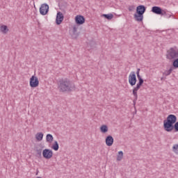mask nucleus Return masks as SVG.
<instances>
[{
    "label": "nucleus",
    "mask_w": 178,
    "mask_h": 178,
    "mask_svg": "<svg viewBox=\"0 0 178 178\" xmlns=\"http://www.w3.org/2000/svg\"><path fill=\"white\" fill-rule=\"evenodd\" d=\"M58 90L60 92H70L74 90V83L67 78L61 79L58 81Z\"/></svg>",
    "instance_id": "nucleus-1"
},
{
    "label": "nucleus",
    "mask_w": 178,
    "mask_h": 178,
    "mask_svg": "<svg viewBox=\"0 0 178 178\" xmlns=\"http://www.w3.org/2000/svg\"><path fill=\"white\" fill-rule=\"evenodd\" d=\"M140 70H141L140 68L137 69L136 75L138 79V83H137L136 87H135L132 91L133 95L134 96V98H135L134 100V105L136 104V101H137L138 98L137 92L138 91L139 88H141V86L144 84V79H143V78L141 77V75H140Z\"/></svg>",
    "instance_id": "nucleus-2"
},
{
    "label": "nucleus",
    "mask_w": 178,
    "mask_h": 178,
    "mask_svg": "<svg viewBox=\"0 0 178 178\" xmlns=\"http://www.w3.org/2000/svg\"><path fill=\"white\" fill-rule=\"evenodd\" d=\"M177 122V117L173 114H170L167 119L163 121V127L165 131H168Z\"/></svg>",
    "instance_id": "nucleus-3"
},
{
    "label": "nucleus",
    "mask_w": 178,
    "mask_h": 178,
    "mask_svg": "<svg viewBox=\"0 0 178 178\" xmlns=\"http://www.w3.org/2000/svg\"><path fill=\"white\" fill-rule=\"evenodd\" d=\"M147 10V7L144 5H140L136 7V13L134 15L136 22H143L144 13Z\"/></svg>",
    "instance_id": "nucleus-4"
},
{
    "label": "nucleus",
    "mask_w": 178,
    "mask_h": 178,
    "mask_svg": "<svg viewBox=\"0 0 178 178\" xmlns=\"http://www.w3.org/2000/svg\"><path fill=\"white\" fill-rule=\"evenodd\" d=\"M167 59L172 60V59H176L178 58V50H176L175 48L171 47L169 50L167 51Z\"/></svg>",
    "instance_id": "nucleus-5"
},
{
    "label": "nucleus",
    "mask_w": 178,
    "mask_h": 178,
    "mask_svg": "<svg viewBox=\"0 0 178 178\" xmlns=\"http://www.w3.org/2000/svg\"><path fill=\"white\" fill-rule=\"evenodd\" d=\"M29 84L31 88H35L36 87H38L40 81H38V78L37 76L33 75L30 79Z\"/></svg>",
    "instance_id": "nucleus-6"
},
{
    "label": "nucleus",
    "mask_w": 178,
    "mask_h": 178,
    "mask_svg": "<svg viewBox=\"0 0 178 178\" xmlns=\"http://www.w3.org/2000/svg\"><path fill=\"white\" fill-rule=\"evenodd\" d=\"M129 83L131 87L134 86L136 83H137V76H136V72H131L129 76Z\"/></svg>",
    "instance_id": "nucleus-7"
},
{
    "label": "nucleus",
    "mask_w": 178,
    "mask_h": 178,
    "mask_svg": "<svg viewBox=\"0 0 178 178\" xmlns=\"http://www.w3.org/2000/svg\"><path fill=\"white\" fill-rule=\"evenodd\" d=\"M54 156V152H52L51 149H44L42 151V156L44 158V159H51L52 156Z\"/></svg>",
    "instance_id": "nucleus-8"
},
{
    "label": "nucleus",
    "mask_w": 178,
    "mask_h": 178,
    "mask_svg": "<svg viewBox=\"0 0 178 178\" xmlns=\"http://www.w3.org/2000/svg\"><path fill=\"white\" fill-rule=\"evenodd\" d=\"M48 12H49V6L47 3H43L41 5V7L40 8V13L42 16H45V15L48 14Z\"/></svg>",
    "instance_id": "nucleus-9"
},
{
    "label": "nucleus",
    "mask_w": 178,
    "mask_h": 178,
    "mask_svg": "<svg viewBox=\"0 0 178 178\" xmlns=\"http://www.w3.org/2000/svg\"><path fill=\"white\" fill-rule=\"evenodd\" d=\"M75 22L79 26H81V24H84V23H86V18L83 15H76L75 17Z\"/></svg>",
    "instance_id": "nucleus-10"
},
{
    "label": "nucleus",
    "mask_w": 178,
    "mask_h": 178,
    "mask_svg": "<svg viewBox=\"0 0 178 178\" xmlns=\"http://www.w3.org/2000/svg\"><path fill=\"white\" fill-rule=\"evenodd\" d=\"M63 19H65V16H63V14L61 12H58L56 18V24L57 26H59V24H61L63 22Z\"/></svg>",
    "instance_id": "nucleus-11"
},
{
    "label": "nucleus",
    "mask_w": 178,
    "mask_h": 178,
    "mask_svg": "<svg viewBox=\"0 0 178 178\" xmlns=\"http://www.w3.org/2000/svg\"><path fill=\"white\" fill-rule=\"evenodd\" d=\"M152 13H155V15H160L161 16L163 10L159 6H153L152 8Z\"/></svg>",
    "instance_id": "nucleus-12"
},
{
    "label": "nucleus",
    "mask_w": 178,
    "mask_h": 178,
    "mask_svg": "<svg viewBox=\"0 0 178 178\" xmlns=\"http://www.w3.org/2000/svg\"><path fill=\"white\" fill-rule=\"evenodd\" d=\"M113 137L111 135H108L106 136V144L107 145V147H112V145H113Z\"/></svg>",
    "instance_id": "nucleus-13"
},
{
    "label": "nucleus",
    "mask_w": 178,
    "mask_h": 178,
    "mask_svg": "<svg viewBox=\"0 0 178 178\" xmlns=\"http://www.w3.org/2000/svg\"><path fill=\"white\" fill-rule=\"evenodd\" d=\"M35 151L36 152L35 156L39 159H41L42 158V149L36 147Z\"/></svg>",
    "instance_id": "nucleus-14"
},
{
    "label": "nucleus",
    "mask_w": 178,
    "mask_h": 178,
    "mask_svg": "<svg viewBox=\"0 0 178 178\" xmlns=\"http://www.w3.org/2000/svg\"><path fill=\"white\" fill-rule=\"evenodd\" d=\"M77 37H79V33L77 32V26L74 25L73 26L72 38L76 40Z\"/></svg>",
    "instance_id": "nucleus-15"
},
{
    "label": "nucleus",
    "mask_w": 178,
    "mask_h": 178,
    "mask_svg": "<svg viewBox=\"0 0 178 178\" xmlns=\"http://www.w3.org/2000/svg\"><path fill=\"white\" fill-rule=\"evenodd\" d=\"M108 125L106 124H103L100 127V131L101 133H103L104 134H105V133H108Z\"/></svg>",
    "instance_id": "nucleus-16"
},
{
    "label": "nucleus",
    "mask_w": 178,
    "mask_h": 178,
    "mask_svg": "<svg viewBox=\"0 0 178 178\" xmlns=\"http://www.w3.org/2000/svg\"><path fill=\"white\" fill-rule=\"evenodd\" d=\"M35 138L38 141H42V138H44V134H42V132L36 134Z\"/></svg>",
    "instance_id": "nucleus-17"
},
{
    "label": "nucleus",
    "mask_w": 178,
    "mask_h": 178,
    "mask_svg": "<svg viewBox=\"0 0 178 178\" xmlns=\"http://www.w3.org/2000/svg\"><path fill=\"white\" fill-rule=\"evenodd\" d=\"M0 31L3 33V34H6L9 31V29L6 25H3L0 27Z\"/></svg>",
    "instance_id": "nucleus-18"
},
{
    "label": "nucleus",
    "mask_w": 178,
    "mask_h": 178,
    "mask_svg": "<svg viewBox=\"0 0 178 178\" xmlns=\"http://www.w3.org/2000/svg\"><path fill=\"white\" fill-rule=\"evenodd\" d=\"M102 17H104V19H107V20H112L113 19V14L109 13V14H103Z\"/></svg>",
    "instance_id": "nucleus-19"
},
{
    "label": "nucleus",
    "mask_w": 178,
    "mask_h": 178,
    "mask_svg": "<svg viewBox=\"0 0 178 178\" xmlns=\"http://www.w3.org/2000/svg\"><path fill=\"white\" fill-rule=\"evenodd\" d=\"M175 130V131L177 132L178 131V122H177L175 124H174V125L170 128L167 131L168 133H170V131H172V130Z\"/></svg>",
    "instance_id": "nucleus-20"
},
{
    "label": "nucleus",
    "mask_w": 178,
    "mask_h": 178,
    "mask_svg": "<svg viewBox=\"0 0 178 178\" xmlns=\"http://www.w3.org/2000/svg\"><path fill=\"white\" fill-rule=\"evenodd\" d=\"M161 16H165L166 17V19H169L170 17H172V14L168 13V11H166V10H163Z\"/></svg>",
    "instance_id": "nucleus-21"
},
{
    "label": "nucleus",
    "mask_w": 178,
    "mask_h": 178,
    "mask_svg": "<svg viewBox=\"0 0 178 178\" xmlns=\"http://www.w3.org/2000/svg\"><path fill=\"white\" fill-rule=\"evenodd\" d=\"M46 141L47 143H52V141H54V136H52V134H48L46 136Z\"/></svg>",
    "instance_id": "nucleus-22"
},
{
    "label": "nucleus",
    "mask_w": 178,
    "mask_h": 178,
    "mask_svg": "<svg viewBox=\"0 0 178 178\" xmlns=\"http://www.w3.org/2000/svg\"><path fill=\"white\" fill-rule=\"evenodd\" d=\"M51 148L54 151H58V149H59V144L58 143V141H54V144L51 146Z\"/></svg>",
    "instance_id": "nucleus-23"
},
{
    "label": "nucleus",
    "mask_w": 178,
    "mask_h": 178,
    "mask_svg": "<svg viewBox=\"0 0 178 178\" xmlns=\"http://www.w3.org/2000/svg\"><path fill=\"white\" fill-rule=\"evenodd\" d=\"M122 159H123V152L120 151V152H118V154L117 155V161L118 162H120V161H122Z\"/></svg>",
    "instance_id": "nucleus-24"
},
{
    "label": "nucleus",
    "mask_w": 178,
    "mask_h": 178,
    "mask_svg": "<svg viewBox=\"0 0 178 178\" xmlns=\"http://www.w3.org/2000/svg\"><path fill=\"white\" fill-rule=\"evenodd\" d=\"M172 67L174 69H178V58H174V60L172 61Z\"/></svg>",
    "instance_id": "nucleus-25"
},
{
    "label": "nucleus",
    "mask_w": 178,
    "mask_h": 178,
    "mask_svg": "<svg viewBox=\"0 0 178 178\" xmlns=\"http://www.w3.org/2000/svg\"><path fill=\"white\" fill-rule=\"evenodd\" d=\"M172 72H173V68L172 67H170L169 69V70H166L165 71L163 74V76H169L170 74V73H172Z\"/></svg>",
    "instance_id": "nucleus-26"
},
{
    "label": "nucleus",
    "mask_w": 178,
    "mask_h": 178,
    "mask_svg": "<svg viewBox=\"0 0 178 178\" xmlns=\"http://www.w3.org/2000/svg\"><path fill=\"white\" fill-rule=\"evenodd\" d=\"M172 152H174L176 155H178V145L175 144L172 146Z\"/></svg>",
    "instance_id": "nucleus-27"
},
{
    "label": "nucleus",
    "mask_w": 178,
    "mask_h": 178,
    "mask_svg": "<svg viewBox=\"0 0 178 178\" xmlns=\"http://www.w3.org/2000/svg\"><path fill=\"white\" fill-rule=\"evenodd\" d=\"M129 12H133V10H134V6H129Z\"/></svg>",
    "instance_id": "nucleus-28"
},
{
    "label": "nucleus",
    "mask_w": 178,
    "mask_h": 178,
    "mask_svg": "<svg viewBox=\"0 0 178 178\" xmlns=\"http://www.w3.org/2000/svg\"><path fill=\"white\" fill-rule=\"evenodd\" d=\"M164 79H165V78H163V77H161V80H164Z\"/></svg>",
    "instance_id": "nucleus-29"
}]
</instances>
